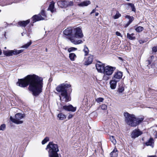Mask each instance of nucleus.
I'll list each match as a JSON object with an SVG mask.
<instances>
[{
	"label": "nucleus",
	"mask_w": 157,
	"mask_h": 157,
	"mask_svg": "<svg viewBox=\"0 0 157 157\" xmlns=\"http://www.w3.org/2000/svg\"><path fill=\"white\" fill-rule=\"evenodd\" d=\"M43 85L42 78L34 74L28 75L23 78L19 79L17 82V85L21 87L25 88L29 85V90L35 96L42 92Z\"/></svg>",
	"instance_id": "nucleus-1"
},
{
	"label": "nucleus",
	"mask_w": 157,
	"mask_h": 157,
	"mask_svg": "<svg viewBox=\"0 0 157 157\" xmlns=\"http://www.w3.org/2000/svg\"><path fill=\"white\" fill-rule=\"evenodd\" d=\"M46 149L48 150L49 157H59L57 152L59 151L58 146L53 142H49L46 147Z\"/></svg>",
	"instance_id": "nucleus-2"
},
{
	"label": "nucleus",
	"mask_w": 157,
	"mask_h": 157,
	"mask_svg": "<svg viewBox=\"0 0 157 157\" xmlns=\"http://www.w3.org/2000/svg\"><path fill=\"white\" fill-rule=\"evenodd\" d=\"M124 114L126 123L131 127H135V125H136L135 121H136L135 115L130 114L127 112L124 113Z\"/></svg>",
	"instance_id": "nucleus-3"
},
{
	"label": "nucleus",
	"mask_w": 157,
	"mask_h": 157,
	"mask_svg": "<svg viewBox=\"0 0 157 157\" xmlns=\"http://www.w3.org/2000/svg\"><path fill=\"white\" fill-rule=\"evenodd\" d=\"M25 117L24 114H22L21 113H18L15 114V118H13L12 117H10V120L13 123L17 124H21L23 121L21 120Z\"/></svg>",
	"instance_id": "nucleus-4"
},
{
	"label": "nucleus",
	"mask_w": 157,
	"mask_h": 157,
	"mask_svg": "<svg viewBox=\"0 0 157 157\" xmlns=\"http://www.w3.org/2000/svg\"><path fill=\"white\" fill-rule=\"evenodd\" d=\"M71 85L67 84H62L59 85L56 88V90L59 92L61 93H65L67 91V88L70 87Z\"/></svg>",
	"instance_id": "nucleus-5"
},
{
	"label": "nucleus",
	"mask_w": 157,
	"mask_h": 157,
	"mask_svg": "<svg viewBox=\"0 0 157 157\" xmlns=\"http://www.w3.org/2000/svg\"><path fill=\"white\" fill-rule=\"evenodd\" d=\"M83 36L82 29L81 28L77 27L73 29V35L72 37L75 38H80Z\"/></svg>",
	"instance_id": "nucleus-6"
},
{
	"label": "nucleus",
	"mask_w": 157,
	"mask_h": 157,
	"mask_svg": "<svg viewBox=\"0 0 157 157\" xmlns=\"http://www.w3.org/2000/svg\"><path fill=\"white\" fill-rule=\"evenodd\" d=\"M115 69L116 67H115L107 66L105 67L103 73L104 75H110L112 74Z\"/></svg>",
	"instance_id": "nucleus-7"
},
{
	"label": "nucleus",
	"mask_w": 157,
	"mask_h": 157,
	"mask_svg": "<svg viewBox=\"0 0 157 157\" xmlns=\"http://www.w3.org/2000/svg\"><path fill=\"white\" fill-rule=\"evenodd\" d=\"M60 99L61 101H64L65 102H67L70 100V98L69 96L67 94V92L65 93H61V95L59 96Z\"/></svg>",
	"instance_id": "nucleus-8"
},
{
	"label": "nucleus",
	"mask_w": 157,
	"mask_h": 157,
	"mask_svg": "<svg viewBox=\"0 0 157 157\" xmlns=\"http://www.w3.org/2000/svg\"><path fill=\"white\" fill-rule=\"evenodd\" d=\"M142 133V132L139 129H135L132 131L131 136L132 138L135 139L141 135Z\"/></svg>",
	"instance_id": "nucleus-9"
},
{
	"label": "nucleus",
	"mask_w": 157,
	"mask_h": 157,
	"mask_svg": "<svg viewBox=\"0 0 157 157\" xmlns=\"http://www.w3.org/2000/svg\"><path fill=\"white\" fill-rule=\"evenodd\" d=\"M122 76V73L121 71L115 72L112 77V79L119 82Z\"/></svg>",
	"instance_id": "nucleus-10"
},
{
	"label": "nucleus",
	"mask_w": 157,
	"mask_h": 157,
	"mask_svg": "<svg viewBox=\"0 0 157 157\" xmlns=\"http://www.w3.org/2000/svg\"><path fill=\"white\" fill-rule=\"evenodd\" d=\"M98 62L99 63V64L97 63L96 64V67L97 70L99 72H103L104 68L105 67V64H102L100 61H98Z\"/></svg>",
	"instance_id": "nucleus-11"
},
{
	"label": "nucleus",
	"mask_w": 157,
	"mask_h": 157,
	"mask_svg": "<svg viewBox=\"0 0 157 157\" xmlns=\"http://www.w3.org/2000/svg\"><path fill=\"white\" fill-rule=\"evenodd\" d=\"M73 29L71 27L68 28L63 31V33L65 35L68 36L69 38L73 36Z\"/></svg>",
	"instance_id": "nucleus-12"
},
{
	"label": "nucleus",
	"mask_w": 157,
	"mask_h": 157,
	"mask_svg": "<svg viewBox=\"0 0 157 157\" xmlns=\"http://www.w3.org/2000/svg\"><path fill=\"white\" fill-rule=\"evenodd\" d=\"M63 109L66 111H68L75 112L76 109V107H74L72 105H64L63 106Z\"/></svg>",
	"instance_id": "nucleus-13"
},
{
	"label": "nucleus",
	"mask_w": 157,
	"mask_h": 157,
	"mask_svg": "<svg viewBox=\"0 0 157 157\" xmlns=\"http://www.w3.org/2000/svg\"><path fill=\"white\" fill-rule=\"evenodd\" d=\"M4 54L7 56H12L13 55H16V52L15 50H9L7 51H3Z\"/></svg>",
	"instance_id": "nucleus-14"
},
{
	"label": "nucleus",
	"mask_w": 157,
	"mask_h": 157,
	"mask_svg": "<svg viewBox=\"0 0 157 157\" xmlns=\"http://www.w3.org/2000/svg\"><path fill=\"white\" fill-rule=\"evenodd\" d=\"M125 18L129 19V20L125 25V27H127L134 20V18L133 16L127 15L125 16Z\"/></svg>",
	"instance_id": "nucleus-15"
},
{
	"label": "nucleus",
	"mask_w": 157,
	"mask_h": 157,
	"mask_svg": "<svg viewBox=\"0 0 157 157\" xmlns=\"http://www.w3.org/2000/svg\"><path fill=\"white\" fill-rule=\"evenodd\" d=\"M32 19L34 21L33 22L44 19V17H42L40 14L34 15L33 16Z\"/></svg>",
	"instance_id": "nucleus-16"
},
{
	"label": "nucleus",
	"mask_w": 157,
	"mask_h": 157,
	"mask_svg": "<svg viewBox=\"0 0 157 157\" xmlns=\"http://www.w3.org/2000/svg\"><path fill=\"white\" fill-rule=\"evenodd\" d=\"M30 22L29 19L26 21H19L18 22L17 24L21 27H25Z\"/></svg>",
	"instance_id": "nucleus-17"
},
{
	"label": "nucleus",
	"mask_w": 157,
	"mask_h": 157,
	"mask_svg": "<svg viewBox=\"0 0 157 157\" xmlns=\"http://www.w3.org/2000/svg\"><path fill=\"white\" fill-rule=\"evenodd\" d=\"M75 38L74 37L71 36L69 38V39L71 42L75 44H78L82 43V41L81 40H78L77 41L75 40Z\"/></svg>",
	"instance_id": "nucleus-18"
},
{
	"label": "nucleus",
	"mask_w": 157,
	"mask_h": 157,
	"mask_svg": "<svg viewBox=\"0 0 157 157\" xmlns=\"http://www.w3.org/2000/svg\"><path fill=\"white\" fill-rule=\"evenodd\" d=\"M117 82H118L112 79L110 81L109 84L111 89H115L117 86Z\"/></svg>",
	"instance_id": "nucleus-19"
},
{
	"label": "nucleus",
	"mask_w": 157,
	"mask_h": 157,
	"mask_svg": "<svg viewBox=\"0 0 157 157\" xmlns=\"http://www.w3.org/2000/svg\"><path fill=\"white\" fill-rule=\"evenodd\" d=\"M93 56L92 55H90L88 57L87 60L85 61V65H88L91 64L93 61Z\"/></svg>",
	"instance_id": "nucleus-20"
},
{
	"label": "nucleus",
	"mask_w": 157,
	"mask_h": 157,
	"mask_svg": "<svg viewBox=\"0 0 157 157\" xmlns=\"http://www.w3.org/2000/svg\"><path fill=\"white\" fill-rule=\"evenodd\" d=\"M90 4V1L86 0L78 4V6L81 7L86 6H87Z\"/></svg>",
	"instance_id": "nucleus-21"
},
{
	"label": "nucleus",
	"mask_w": 157,
	"mask_h": 157,
	"mask_svg": "<svg viewBox=\"0 0 157 157\" xmlns=\"http://www.w3.org/2000/svg\"><path fill=\"white\" fill-rule=\"evenodd\" d=\"M57 4L59 5H61V7H67V1H58Z\"/></svg>",
	"instance_id": "nucleus-22"
},
{
	"label": "nucleus",
	"mask_w": 157,
	"mask_h": 157,
	"mask_svg": "<svg viewBox=\"0 0 157 157\" xmlns=\"http://www.w3.org/2000/svg\"><path fill=\"white\" fill-rule=\"evenodd\" d=\"M145 144L147 146H152V147H153L154 142L153 138H150L149 140L145 143Z\"/></svg>",
	"instance_id": "nucleus-23"
},
{
	"label": "nucleus",
	"mask_w": 157,
	"mask_h": 157,
	"mask_svg": "<svg viewBox=\"0 0 157 157\" xmlns=\"http://www.w3.org/2000/svg\"><path fill=\"white\" fill-rule=\"evenodd\" d=\"M54 4L55 2H54L52 1L51 2V3L48 8V10H50L52 13L54 11Z\"/></svg>",
	"instance_id": "nucleus-24"
},
{
	"label": "nucleus",
	"mask_w": 157,
	"mask_h": 157,
	"mask_svg": "<svg viewBox=\"0 0 157 157\" xmlns=\"http://www.w3.org/2000/svg\"><path fill=\"white\" fill-rule=\"evenodd\" d=\"M117 150L116 148H115L113 151L110 153V155L111 157H117L118 153L117 152Z\"/></svg>",
	"instance_id": "nucleus-25"
},
{
	"label": "nucleus",
	"mask_w": 157,
	"mask_h": 157,
	"mask_svg": "<svg viewBox=\"0 0 157 157\" xmlns=\"http://www.w3.org/2000/svg\"><path fill=\"white\" fill-rule=\"evenodd\" d=\"M144 118L141 117L140 118H136V121H135V123L136 125H135V127L137 125L141 123L144 120Z\"/></svg>",
	"instance_id": "nucleus-26"
},
{
	"label": "nucleus",
	"mask_w": 157,
	"mask_h": 157,
	"mask_svg": "<svg viewBox=\"0 0 157 157\" xmlns=\"http://www.w3.org/2000/svg\"><path fill=\"white\" fill-rule=\"evenodd\" d=\"M57 117L59 120H62L66 118V116L62 113H59L57 116Z\"/></svg>",
	"instance_id": "nucleus-27"
},
{
	"label": "nucleus",
	"mask_w": 157,
	"mask_h": 157,
	"mask_svg": "<svg viewBox=\"0 0 157 157\" xmlns=\"http://www.w3.org/2000/svg\"><path fill=\"white\" fill-rule=\"evenodd\" d=\"M126 5H128V6H129L132 9V11L134 12H135L136 11V9L134 6V5L133 4L128 3L126 4Z\"/></svg>",
	"instance_id": "nucleus-28"
},
{
	"label": "nucleus",
	"mask_w": 157,
	"mask_h": 157,
	"mask_svg": "<svg viewBox=\"0 0 157 157\" xmlns=\"http://www.w3.org/2000/svg\"><path fill=\"white\" fill-rule=\"evenodd\" d=\"M69 57L71 60L73 61L75 60V58L76 57V56L75 53H71L69 54Z\"/></svg>",
	"instance_id": "nucleus-29"
},
{
	"label": "nucleus",
	"mask_w": 157,
	"mask_h": 157,
	"mask_svg": "<svg viewBox=\"0 0 157 157\" xmlns=\"http://www.w3.org/2000/svg\"><path fill=\"white\" fill-rule=\"evenodd\" d=\"M134 35V34L133 33L130 34L129 33H128L127 34V38L131 40H134L135 39V37L133 36Z\"/></svg>",
	"instance_id": "nucleus-30"
},
{
	"label": "nucleus",
	"mask_w": 157,
	"mask_h": 157,
	"mask_svg": "<svg viewBox=\"0 0 157 157\" xmlns=\"http://www.w3.org/2000/svg\"><path fill=\"white\" fill-rule=\"evenodd\" d=\"M144 29L143 27L140 26L137 27L135 29V30L138 33L142 32Z\"/></svg>",
	"instance_id": "nucleus-31"
},
{
	"label": "nucleus",
	"mask_w": 157,
	"mask_h": 157,
	"mask_svg": "<svg viewBox=\"0 0 157 157\" xmlns=\"http://www.w3.org/2000/svg\"><path fill=\"white\" fill-rule=\"evenodd\" d=\"M121 15L119 13V12L117 11L116 14L113 16V18L114 19H117L121 17Z\"/></svg>",
	"instance_id": "nucleus-32"
},
{
	"label": "nucleus",
	"mask_w": 157,
	"mask_h": 157,
	"mask_svg": "<svg viewBox=\"0 0 157 157\" xmlns=\"http://www.w3.org/2000/svg\"><path fill=\"white\" fill-rule=\"evenodd\" d=\"M83 51L85 53V56H87L89 53V50L88 48L86 45L84 46V49Z\"/></svg>",
	"instance_id": "nucleus-33"
},
{
	"label": "nucleus",
	"mask_w": 157,
	"mask_h": 157,
	"mask_svg": "<svg viewBox=\"0 0 157 157\" xmlns=\"http://www.w3.org/2000/svg\"><path fill=\"white\" fill-rule=\"evenodd\" d=\"M32 44V42L30 41L29 42L23 45L21 47L22 48H27Z\"/></svg>",
	"instance_id": "nucleus-34"
},
{
	"label": "nucleus",
	"mask_w": 157,
	"mask_h": 157,
	"mask_svg": "<svg viewBox=\"0 0 157 157\" xmlns=\"http://www.w3.org/2000/svg\"><path fill=\"white\" fill-rule=\"evenodd\" d=\"M49 138L48 137H46L42 141V144H45L46 143H47L48 141H49Z\"/></svg>",
	"instance_id": "nucleus-35"
},
{
	"label": "nucleus",
	"mask_w": 157,
	"mask_h": 157,
	"mask_svg": "<svg viewBox=\"0 0 157 157\" xmlns=\"http://www.w3.org/2000/svg\"><path fill=\"white\" fill-rule=\"evenodd\" d=\"M104 100V99L102 98H99L96 99V101L98 103L102 102Z\"/></svg>",
	"instance_id": "nucleus-36"
},
{
	"label": "nucleus",
	"mask_w": 157,
	"mask_h": 157,
	"mask_svg": "<svg viewBox=\"0 0 157 157\" xmlns=\"http://www.w3.org/2000/svg\"><path fill=\"white\" fill-rule=\"evenodd\" d=\"M6 128V125L5 124H2L0 126V130L4 131Z\"/></svg>",
	"instance_id": "nucleus-37"
},
{
	"label": "nucleus",
	"mask_w": 157,
	"mask_h": 157,
	"mask_svg": "<svg viewBox=\"0 0 157 157\" xmlns=\"http://www.w3.org/2000/svg\"><path fill=\"white\" fill-rule=\"evenodd\" d=\"M77 49L76 48H74V47H71L70 48H69L68 49V51L69 52H70L73 51H76L77 50Z\"/></svg>",
	"instance_id": "nucleus-38"
},
{
	"label": "nucleus",
	"mask_w": 157,
	"mask_h": 157,
	"mask_svg": "<svg viewBox=\"0 0 157 157\" xmlns=\"http://www.w3.org/2000/svg\"><path fill=\"white\" fill-rule=\"evenodd\" d=\"M74 5V2L73 1H67V7L68 6H72Z\"/></svg>",
	"instance_id": "nucleus-39"
},
{
	"label": "nucleus",
	"mask_w": 157,
	"mask_h": 157,
	"mask_svg": "<svg viewBox=\"0 0 157 157\" xmlns=\"http://www.w3.org/2000/svg\"><path fill=\"white\" fill-rule=\"evenodd\" d=\"M124 90V88L123 86L120 87L118 88V91L119 93L122 92Z\"/></svg>",
	"instance_id": "nucleus-40"
},
{
	"label": "nucleus",
	"mask_w": 157,
	"mask_h": 157,
	"mask_svg": "<svg viewBox=\"0 0 157 157\" xmlns=\"http://www.w3.org/2000/svg\"><path fill=\"white\" fill-rule=\"evenodd\" d=\"M110 139L111 140V141L114 144H116V140H115V139H114V137L113 136H111L110 137Z\"/></svg>",
	"instance_id": "nucleus-41"
},
{
	"label": "nucleus",
	"mask_w": 157,
	"mask_h": 157,
	"mask_svg": "<svg viewBox=\"0 0 157 157\" xmlns=\"http://www.w3.org/2000/svg\"><path fill=\"white\" fill-rule=\"evenodd\" d=\"M23 51V50H15V52H16V55L22 52Z\"/></svg>",
	"instance_id": "nucleus-42"
},
{
	"label": "nucleus",
	"mask_w": 157,
	"mask_h": 157,
	"mask_svg": "<svg viewBox=\"0 0 157 157\" xmlns=\"http://www.w3.org/2000/svg\"><path fill=\"white\" fill-rule=\"evenodd\" d=\"M101 108L102 110H105L107 109V106L106 105L103 104L101 105Z\"/></svg>",
	"instance_id": "nucleus-43"
},
{
	"label": "nucleus",
	"mask_w": 157,
	"mask_h": 157,
	"mask_svg": "<svg viewBox=\"0 0 157 157\" xmlns=\"http://www.w3.org/2000/svg\"><path fill=\"white\" fill-rule=\"evenodd\" d=\"M106 75H104L103 77V79L105 80H108L109 78L108 76H107Z\"/></svg>",
	"instance_id": "nucleus-44"
},
{
	"label": "nucleus",
	"mask_w": 157,
	"mask_h": 157,
	"mask_svg": "<svg viewBox=\"0 0 157 157\" xmlns=\"http://www.w3.org/2000/svg\"><path fill=\"white\" fill-rule=\"evenodd\" d=\"M152 51L155 52H157V46L154 47L152 48Z\"/></svg>",
	"instance_id": "nucleus-45"
},
{
	"label": "nucleus",
	"mask_w": 157,
	"mask_h": 157,
	"mask_svg": "<svg viewBox=\"0 0 157 157\" xmlns=\"http://www.w3.org/2000/svg\"><path fill=\"white\" fill-rule=\"evenodd\" d=\"M42 17H46V14H45V12L43 10L41 11V14H40Z\"/></svg>",
	"instance_id": "nucleus-46"
},
{
	"label": "nucleus",
	"mask_w": 157,
	"mask_h": 157,
	"mask_svg": "<svg viewBox=\"0 0 157 157\" xmlns=\"http://www.w3.org/2000/svg\"><path fill=\"white\" fill-rule=\"evenodd\" d=\"M73 116V115L71 114H69L68 116V119H70Z\"/></svg>",
	"instance_id": "nucleus-47"
},
{
	"label": "nucleus",
	"mask_w": 157,
	"mask_h": 157,
	"mask_svg": "<svg viewBox=\"0 0 157 157\" xmlns=\"http://www.w3.org/2000/svg\"><path fill=\"white\" fill-rule=\"evenodd\" d=\"M116 34L117 36H119L121 37H122V36L121 34L119 32H116Z\"/></svg>",
	"instance_id": "nucleus-48"
},
{
	"label": "nucleus",
	"mask_w": 157,
	"mask_h": 157,
	"mask_svg": "<svg viewBox=\"0 0 157 157\" xmlns=\"http://www.w3.org/2000/svg\"><path fill=\"white\" fill-rule=\"evenodd\" d=\"M139 42L140 44H142L144 42V41L142 40H139Z\"/></svg>",
	"instance_id": "nucleus-49"
},
{
	"label": "nucleus",
	"mask_w": 157,
	"mask_h": 157,
	"mask_svg": "<svg viewBox=\"0 0 157 157\" xmlns=\"http://www.w3.org/2000/svg\"><path fill=\"white\" fill-rule=\"evenodd\" d=\"M157 127V125H156ZM155 138H157V132L156 131L155 132Z\"/></svg>",
	"instance_id": "nucleus-50"
},
{
	"label": "nucleus",
	"mask_w": 157,
	"mask_h": 157,
	"mask_svg": "<svg viewBox=\"0 0 157 157\" xmlns=\"http://www.w3.org/2000/svg\"><path fill=\"white\" fill-rule=\"evenodd\" d=\"M95 9H93L92 11L90 13V14H92L93 13H94L95 12Z\"/></svg>",
	"instance_id": "nucleus-51"
},
{
	"label": "nucleus",
	"mask_w": 157,
	"mask_h": 157,
	"mask_svg": "<svg viewBox=\"0 0 157 157\" xmlns=\"http://www.w3.org/2000/svg\"><path fill=\"white\" fill-rule=\"evenodd\" d=\"M147 157H156V156L155 155H150V156H148Z\"/></svg>",
	"instance_id": "nucleus-52"
},
{
	"label": "nucleus",
	"mask_w": 157,
	"mask_h": 157,
	"mask_svg": "<svg viewBox=\"0 0 157 157\" xmlns=\"http://www.w3.org/2000/svg\"><path fill=\"white\" fill-rule=\"evenodd\" d=\"M99 14V13H96L95 14V16H98Z\"/></svg>",
	"instance_id": "nucleus-53"
},
{
	"label": "nucleus",
	"mask_w": 157,
	"mask_h": 157,
	"mask_svg": "<svg viewBox=\"0 0 157 157\" xmlns=\"http://www.w3.org/2000/svg\"><path fill=\"white\" fill-rule=\"evenodd\" d=\"M24 34H25V33H24V32H23V33H21V34L22 36H24Z\"/></svg>",
	"instance_id": "nucleus-54"
},
{
	"label": "nucleus",
	"mask_w": 157,
	"mask_h": 157,
	"mask_svg": "<svg viewBox=\"0 0 157 157\" xmlns=\"http://www.w3.org/2000/svg\"><path fill=\"white\" fill-rule=\"evenodd\" d=\"M2 54V51H1V49H0V55L1 54Z\"/></svg>",
	"instance_id": "nucleus-55"
},
{
	"label": "nucleus",
	"mask_w": 157,
	"mask_h": 157,
	"mask_svg": "<svg viewBox=\"0 0 157 157\" xmlns=\"http://www.w3.org/2000/svg\"><path fill=\"white\" fill-rule=\"evenodd\" d=\"M154 57V56H151V58L152 59V58H153Z\"/></svg>",
	"instance_id": "nucleus-56"
},
{
	"label": "nucleus",
	"mask_w": 157,
	"mask_h": 157,
	"mask_svg": "<svg viewBox=\"0 0 157 157\" xmlns=\"http://www.w3.org/2000/svg\"><path fill=\"white\" fill-rule=\"evenodd\" d=\"M46 51L47 52V48L46 49Z\"/></svg>",
	"instance_id": "nucleus-57"
},
{
	"label": "nucleus",
	"mask_w": 157,
	"mask_h": 157,
	"mask_svg": "<svg viewBox=\"0 0 157 157\" xmlns=\"http://www.w3.org/2000/svg\"><path fill=\"white\" fill-rule=\"evenodd\" d=\"M98 7V6L97 5L96 6V7L97 8V7Z\"/></svg>",
	"instance_id": "nucleus-58"
},
{
	"label": "nucleus",
	"mask_w": 157,
	"mask_h": 157,
	"mask_svg": "<svg viewBox=\"0 0 157 157\" xmlns=\"http://www.w3.org/2000/svg\"><path fill=\"white\" fill-rule=\"evenodd\" d=\"M5 49H6V47H5Z\"/></svg>",
	"instance_id": "nucleus-59"
},
{
	"label": "nucleus",
	"mask_w": 157,
	"mask_h": 157,
	"mask_svg": "<svg viewBox=\"0 0 157 157\" xmlns=\"http://www.w3.org/2000/svg\"><path fill=\"white\" fill-rule=\"evenodd\" d=\"M1 10H0V12H1Z\"/></svg>",
	"instance_id": "nucleus-60"
}]
</instances>
